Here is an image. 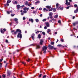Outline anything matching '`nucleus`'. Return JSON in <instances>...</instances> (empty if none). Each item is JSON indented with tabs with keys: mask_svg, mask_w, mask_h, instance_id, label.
<instances>
[{
	"mask_svg": "<svg viewBox=\"0 0 78 78\" xmlns=\"http://www.w3.org/2000/svg\"><path fill=\"white\" fill-rule=\"evenodd\" d=\"M18 32V34L17 36V37L19 38L20 37V39H22V32L21 31V30L18 29L16 30V31H15L14 32V34L15 35H16V34H17V33Z\"/></svg>",
	"mask_w": 78,
	"mask_h": 78,
	"instance_id": "f257e3e1",
	"label": "nucleus"
},
{
	"mask_svg": "<svg viewBox=\"0 0 78 78\" xmlns=\"http://www.w3.org/2000/svg\"><path fill=\"white\" fill-rule=\"evenodd\" d=\"M47 49V47L46 46H44L42 48V51H43V53L44 54H45L46 53V50Z\"/></svg>",
	"mask_w": 78,
	"mask_h": 78,
	"instance_id": "f03ea898",
	"label": "nucleus"
},
{
	"mask_svg": "<svg viewBox=\"0 0 78 78\" xmlns=\"http://www.w3.org/2000/svg\"><path fill=\"white\" fill-rule=\"evenodd\" d=\"M48 47L49 49H51V50H52L53 48H54V46H53L51 45L50 44H49V45H48Z\"/></svg>",
	"mask_w": 78,
	"mask_h": 78,
	"instance_id": "7ed1b4c3",
	"label": "nucleus"
},
{
	"mask_svg": "<svg viewBox=\"0 0 78 78\" xmlns=\"http://www.w3.org/2000/svg\"><path fill=\"white\" fill-rule=\"evenodd\" d=\"M67 6H69L70 5V3L68 2V0H66V3H65Z\"/></svg>",
	"mask_w": 78,
	"mask_h": 78,
	"instance_id": "20e7f679",
	"label": "nucleus"
},
{
	"mask_svg": "<svg viewBox=\"0 0 78 78\" xmlns=\"http://www.w3.org/2000/svg\"><path fill=\"white\" fill-rule=\"evenodd\" d=\"M14 20H15V22H16V23L18 24L19 23V22H18V19H17V18H15L14 19Z\"/></svg>",
	"mask_w": 78,
	"mask_h": 78,
	"instance_id": "39448f33",
	"label": "nucleus"
},
{
	"mask_svg": "<svg viewBox=\"0 0 78 78\" xmlns=\"http://www.w3.org/2000/svg\"><path fill=\"white\" fill-rule=\"evenodd\" d=\"M29 22H31L32 23H33V22H34V21L33 20V19H29Z\"/></svg>",
	"mask_w": 78,
	"mask_h": 78,
	"instance_id": "423d86ee",
	"label": "nucleus"
},
{
	"mask_svg": "<svg viewBox=\"0 0 78 78\" xmlns=\"http://www.w3.org/2000/svg\"><path fill=\"white\" fill-rule=\"evenodd\" d=\"M43 42H44V40H41L40 42V45H42V43Z\"/></svg>",
	"mask_w": 78,
	"mask_h": 78,
	"instance_id": "0eeeda50",
	"label": "nucleus"
},
{
	"mask_svg": "<svg viewBox=\"0 0 78 78\" xmlns=\"http://www.w3.org/2000/svg\"><path fill=\"white\" fill-rule=\"evenodd\" d=\"M45 24L47 27H49L50 25H49V23L48 22H46Z\"/></svg>",
	"mask_w": 78,
	"mask_h": 78,
	"instance_id": "6e6552de",
	"label": "nucleus"
},
{
	"mask_svg": "<svg viewBox=\"0 0 78 78\" xmlns=\"http://www.w3.org/2000/svg\"><path fill=\"white\" fill-rule=\"evenodd\" d=\"M34 34H33L31 35V37L33 40H34Z\"/></svg>",
	"mask_w": 78,
	"mask_h": 78,
	"instance_id": "1a4fd4ad",
	"label": "nucleus"
},
{
	"mask_svg": "<svg viewBox=\"0 0 78 78\" xmlns=\"http://www.w3.org/2000/svg\"><path fill=\"white\" fill-rule=\"evenodd\" d=\"M7 73L8 74V76H9L11 75V72L10 71H8L7 72Z\"/></svg>",
	"mask_w": 78,
	"mask_h": 78,
	"instance_id": "9d476101",
	"label": "nucleus"
},
{
	"mask_svg": "<svg viewBox=\"0 0 78 78\" xmlns=\"http://www.w3.org/2000/svg\"><path fill=\"white\" fill-rule=\"evenodd\" d=\"M41 48V47L39 45H37V47L36 48V49H38V48Z\"/></svg>",
	"mask_w": 78,
	"mask_h": 78,
	"instance_id": "9b49d317",
	"label": "nucleus"
},
{
	"mask_svg": "<svg viewBox=\"0 0 78 78\" xmlns=\"http://www.w3.org/2000/svg\"><path fill=\"white\" fill-rule=\"evenodd\" d=\"M46 8H47L48 9H50V8H51V6L48 5L46 6Z\"/></svg>",
	"mask_w": 78,
	"mask_h": 78,
	"instance_id": "f8f14e48",
	"label": "nucleus"
},
{
	"mask_svg": "<svg viewBox=\"0 0 78 78\" xmlns=\"http://www.w3.org/2000/svg\"><path fill=\"white\" fill-rule=\"evenodd\" d=\"M78 24V22H77L75 23H73V26H75L76 24Z\"/></svg>",
	"mask_w": 78,
	"mask_h": 78,
	"instance_id": "ddd939ff",
	"label": "nucleus"
},
{
	"mask_svg": "<svg viewBox=\"0 0 78 78\" xmlns=\"http://www.w3.org/2000/svg\"><path fill=\"white\" fill-rule=\"evenodd\" d=\"M50 31H51V30H50V29H48L47 30V32L48 33H49Z\"/></svg>",
	"mask_w": 78,
	"mask_h": 78,
	"instance_id": "4468645a",
	"label": "nucleus"
},
{
	"mask_svg": "<svg viewBox=\"0 0 78 78\" xmlns=\"http://www.w3.org/2000/svg\"><path fill=\"white\" fill-rule=\"evenodd\" d=\"M13 4L14 5H16L17 4V1H15L13 2Z\"/></svg>",
	"mask_w": 78,
	"mask_h": 78,
	"instance_id": "2eb2a0df",
	"label": "nucleus"
},
{
	"mask_svg": "<svg viewBox=\"0 0 78 78\" xmlns=\"http://www.w3.org/2000/svg\"><path fill=\"white\" fill-rule=\"evenodd\" d=\"M11 0H8L7 1V3H11Z\"/></svg>",
	"mask_w": 78,
	"mask_h": 78,
	"instance_id": "dca6fc26",
	"label": "nucleus"
},
{
	"mask_svg": "<svg viewBox=\"0 0 78 78\" xmlns=\"http://www.w3.org/2000/svg\"><path fill=\"white\" fill-rule=\"evenodd\" d=\"M38 37L39 39H40V38H41V35L40 34H38Z\"/></svg>",
	"mask_w": 78,
	"mask_h": 78,
	"instance_id": "f3484780",
	"label": "nucleus"
},
{
	"mask_svg": "<svg viewBox=\"0 0 78 78\" xmlns=\"http://www.w3.org/2000/svg\"><path fill=\"white\" fill-rule=\"evenodd\" d=\"M58 15H55L54 16V18H55V19H57V18H58Z\"/></svg>",
	"mask_w": 78,
	"mask_h": 78,
	"instance_id": "a211bd4d",
	"label": "nucleus"
},
{
	"mask_svg": "<svg viewBox=\"0 0 78 78\" xmlns=\"http://www.w3.org/2000/svg\"><path fill=\"white\" fill-rule=\"evenodd\" d=\"M20 5H17V9H20Z\"/></svg>",
	"mask_w": 78,
	"mask_h": 78,
	"instance_id": "6ab92c4d",
	"label": "nucleus"
},
{
	"mask_svg": "<svg viewBox=\"0 0 78 78\" xmlns=\"http://www.w3.org/2000/svg\"><path fill=\"white\" fill-rule=\"evenodd\" d=\"M78 10L76 9V10L74 11V13H76L78 12Z\"/></svg>",
	"mask_w": 78,
	"mask_h": 78,
	"instance_id": "aec40b11",
	"label": "nucleus"
},
{
	"mask_svg": "<svg viewBox=\"0 0 78 78\" xmlns=\"http://www.w3.org/2000/svg\"><path fill=\"white\" fill-rule=\"evenodd\" d=\"M35 21H36V22L38 23V22H39V20L38 19H35Z\"/></svg>",
	"mask_w": 78,
	"mask_h": 78,
	"instance_id": "412c9836",
	"label": "nucleus"
},
{
	"mask_svg": "<svg viewBox=\"0 0 78 78\" xmlns=\"http://www.w3.org/2000/svg\"><path fill=\"white\" fill-rule=\"evenodd\" d=\"M60 9V7H59V6L57 7H56L57 9L58 10V9Z\"/></svg>",
	"mask_w": 78,
	"mask_h": 78,
	"instance_id": "4be33fe9",
	"label": "nucleus"
},
{
	"mask_svg": "<svg viewBox=\"0 0 78 78\" xmlns=\"http://www.w3.org/2000/svg\"><path fill=\"white\" fill-rule=\"evenodd\" d=\"M1 32L2 33H4V31H3V30L2 29H1Z\"/></svg>",
	"mask_w": 78,
	"mask_h": 78,
	"instance_id": "5701e85b",
	"label": "nucleus"
},
{
	"mask_svg": "<svg viewBox=\"0 0 78 78\" xmlns=\"http://www.w3.org/2000/svg\"><path fill=\"white\" fill-rule=\"evenodd\" d=\"M51 45H53L54 44H55V42H51Z\"/></svg>",
	"mask_w": 78,
	"mask_h": 78,
	"instance_id": "b1692460",
	"label": "nucleus"
},
{
	"mask_svg": "<svg viewBox=\"0 0 78 78\" xmlns=\"http://www.w3.org/2000/svg\"><path fill=\"white\" fill-rule=\"evenodd\" d=\"M0 68H2V63H0Z\"/></svg>",
	"mask_w": 78,
	"mask_h": 78,
	"instance_id": "393cba45",
	"label": "nucleus"
},
{
	"mask_svg": "<svg viewBox=\"0 0 78 78\" xmlns=\"http://www.w3.org/2000/svg\"><path fill=\"white\" fill-rule=\"evenodd\" d=\"M28 4V2L26 1L25 3V5H27Z\"/></svg>",
	"mask_w": 78,
	"mask_h": 78,
	"instance_id": "a878e982",
	"label": "nucleus"
},
{
	"mask_svg": "<svg viewBox=\"0 0 78 78\" xmlns=\"http://www.w3.org/2000/svg\"><path fill=\"white\" fill-rule=\"evenodd\" d=\"M2 77L3 78H5L6 77V76H5V75L3 74L2 75Z\"/></svg>",
	"mask_w": 78,
	"mask_h": 78,
	"instance_id": "bb28decb",
	"label": "nucleus"
},
{
	"mask_svg": "<svg viewBox=\"0 0 78 78\" xmlns=\"http://www.w3.org/2000/svg\"><path fill=\"white\" fill-rule=\"evenodd\" d=\"M15 15V14L13 15L12 14H11V16H12V17H14V16Z\"/></svg>",
	"mask_w": 78,
	"mask_h": 78,
	"instance_id": "cd10ccee",
	"label": "nucleus"
},
{
	"mask_svg": "<svg viewBox=\"0 0 78 78\" xmlns=\"http://www.w3.org/2000/svg\"><path fill=\"white\" fill-rule=\"evenodd\" d=\"M23 12H24V13H27V12L26 10H24L23 11Z\"/></svg>",
	"mask_w": 78,
	"mask_h": 78,
	"instance_id": "c85d7f7f",
	"label": "nucleus"
},
{
	"mask_svg": "<svg viewBox=\"0 0 78 78\" xmlns=\"http://www.w3.org/2000/svg\"><path fill=\"white\" fill-rule=\"evenodd\" d=\"M56 7H58V6H59V4H58V3L57 4H56Z\"/></svg>",
	"mask_w": 78,
	"mask_h": 78,
	"instance_id": "c756f323",
	"label": "nucleus"
},
{
	"mask_svg": "<svg viewBox=\"0 0 78 78\" xmlns=\"http://www.w3.org/2000/svg\"><path fill=\"white\" fill-rule=\"evenodd\" d=\"M40 32V31H38L37 32H36V34H38L39 32Z\"/></svg>",
	"mask_w": 78,
	"mask_h": 78,
	"instance_id": "7c9ffc66",
	"label": "nucleus"
},
{
	"mask_svg": "<svg viewBox=\"0 0 78 78\" xmlns=\"http://www.w3.org/2000/svg\"><path fill=\"white\" fill-rule=\"evenodd\" d=\"M42 34H43V35H45V33L44 32H42Z\"/></svg>",
	"mask_w": 78,
	"mask_h": 78,
	"instance_id": "2f4dec72",
	"label": "nucleus"
},
{
	"mask_svg": "<svg viewBox=\"0 0 78 78\" xmlns=\"http://www.w3.org/2000/svg\"><path fill=\"white\" fill-rule=\"evenodd\" d=\"M22 64H24V65L26 64V63L25 62H22Z\"/></svg>",
	"mask_w": 78,
	"mask_h": 78,
	"instance_id": "473e14b6",
	"label": "nucleus"
},
{
	"mask_svg": "<svg viewBox=\"0 0 78 78\" xmlns=\"http://www.w3.org/2000/svg\"><path fill=\"white\" fill-rule=\"evenodd\" d=\"M52 10H53V9L52 8H51V9H49V11H52Z\"/></svg>",
	"mask_w": 78,
	"mask_h": 78,
	"instance_id": "72a5a7b5",
	"label": "nucleus"
},
{
	"mask_svg": "<svg viewBox=\"0 0 78 78\" xmlns=\"http://www.w3.org/2000/svg\"><path fill=\"white\" fill-rule=\"evenodd\" d=\"M43 78H46V75H44V76H43Z\"/></svg>",
	"mask_w": 78,
	"mask_h": 78,
	"instance_id": "f704fd0d",
	"label": "nucleus"
},
{
	"mask_svg": "<svg viewBox=\"0 0 78 78\" xmlns=\"http://www.w3.org/2000/svg\"><path fill=\"white\" fill-rule=\"evenodd\" d=\"M53 11H54V12H55V11H56V9H53Z\"/></svg>",
	"mask_w": 78,
	"mask_h": 78,
	"instance_id": "c9c22d12",
	"label": "nucleus"
},
{
	"mask_svg": "<svg viewBox=\"0 0 78 78\" xmlns=\"http://www.w3.org/2000/svg\"><path fill=\"white\" fill-rule=\"evenodd\" d=\"M50 16V18L51 19H52V18H53V17H52V15H49Z\"/></svg>",
	"mask_w": 78,
	"mask_h": 78,
	"instance_id": "e433bc0d",
	"label": "nucleus"
},
{
	"mask_svg": "<svg viewBox=\"0 0 78 78\" xmlns=\"http://www.w3.org/2000/svg\"><path fill=\"white\" fill-rule=\"evenodd\" d=\"M62 46V45L61 44H58L57 45V47H61Z\"/></svg>",
	"mask_w": 78,
	"mask_h": 78,
	"instance_id": "4c0bfd02",
	"label": "nucleus"
},
{
	"mask_svg": "<svg viewBox=\"0 0 78 78\" xmlns=\"http://www.w3.org/2000/svg\"><path fill=\"white\" fill-rule=\"evenodd\" d=\"M45 21H46V19H44L42 20L43 22H45Z\"/></svg>",
	"mask_w": 78,
	"mask_h": 78,
	"instance_id": "58836bf2",
	"label": "nucleus"
},
{
	"mask_svg": "<svg viewBox=\"0 0 78 78\" xmlns=\"http://www.w3.org/2000/svg\"><path fill=\"white\" fill-rule=\"evenodd\" d=\"M41 76H42V74H40L39 75V78H40V77H41Z\"/></svg>",
	"mask_w": 78,
	"mask_h": 78,
	"instance_id": "ea45409f",
	"label": "nucleus"
},
{
	"mask_svg": "<svg viewBox=\"0 0 78 78\" xmlns=\"http://www.w3.org/2000/svg\"><path fill=\"white\" fill-rule=\"evenodd\" d=\"M52 14H53L52 12H50L49 14V16H51Z\"/></svg>",
	"mask_w": 78,
	"mask_h": 78,
	"instance_id": "a19ab883",
	"label": "nucleus"
},
{
	"mask_svg": "<svg viewBox=\"0 0 78 78\" xmlns=\"http://www.w3.org/2000/svg\"><path fill=\"white\" fill-rule=\"evenodd\" d=\"M39 3H40V2H39V1H37V2H35V3H36V4Z\"/></svg>",
	"mask_w": 78,
	"mask_h": 78,
	"instance_id": "79ce46f5",
	"label": "nucleus"
},
{
	"mask_svg": "<svg viewBox=\"0 0 78 78\" xmlns=\"http://www.w3.org/2000/svg\"><path fill=\"white\" fill-rule=\"evenodd\" d=\"M74 7H77V6H78V5H77L76 4H75L74 5Z\"/></svg>",
	"mask_w": 78,
	"mask_h": 78,
	"instance_id": "37998d69",
	"label": "nucleus"
},
{
	"mask_svg": "<svg viewBox=\"0 0 78 78\" xmlns=\"http://www.w3.org/2000/svg\"><path fill=\"white\" fill-rule=\"evenodd\" d=\"M58 22L59 23H61V20H58Z\"/></svg>",
	"mask_w": 78,
	"mask_h": 78,
	"instance_id": "c03bdc74",
	"label": "nucleus"
},
{
	"mask_svg": "<svg viewBox=\"0 0 78 78\" xmlns=\"http://www.w3.org/2000/svg\"><path fill=\"white\" fill-rule=\"evenodd\" d=\"M44 29L45 30H47V26H45V27H44Z\"/></svg>",
	"mask_w": 78,
	"mask_h": 78,
	"instance_id": "a18cd8bd",
	"label": "nucleus"
},
{
	"mask_svg": "<svg viewBox=\"0 0 78 78\" xmlns=\"http://www.w3.org/2000/svg\"><path fill=\"white\" fill-rule=\"evenodd\" d=\"M5 42L6 43H8V40H6Z\"/></svg>",
	"mask_w": 78,
	"mask_h": 78,
	"instance_id": "49530a36",
	"label": "nucleus"
},
{
	"mask_svg": "<svg viewBox=\"0 0 78 78\" xmlns=\"http://www.w3.org/2000/svg\"><path fill=\"white\" fill-rule=\"evenodd\" d=\"M7 14H10V12H9L8 11H7Z\"/></svg>",
	"mask_w": 78,
	"mask_h": 78,
	"instance_id": "de8ad7c7",
	"label": "nucleus"
},
{
	"mask_svg": "<svg viewBox=\"0 0 78 78\" xmlns=\"http://www.w3.org/2000/svg\"><path fill=\"white\" fill-rule=\"evenodd\" d=\"M60 10H62V9H63V8L62 7V8H60V9H59Z\"/></svg>",
	"mask_w": 78,
	"mask_h": 78,
	"instance_id": "09e8293b",
	"label": "nucleus"
},
{
	"mask_svg": "<svg viewBox=\"0 0 78 78\" xmlns=\"http://www.w3.org/2000/svg\"><path fill=\"white\" fill-rule=\"evenodd\" d=\"M70 7V6H68L66 7V9H69V8Z\"/></svg>",
	"mask_w": 78,
	"mask_h": 78,
	"instance_id": "8fccbe9b",
	"label": "nucleus"
},
{
	"mask_svg": "<svg viewBox=\"0 0 78 78\" xmlns=\"http://www.w3.org/2000/svg\"><path fill=\"white\" fill-rule=\"evenodd\" d=\"M3 58H2L1 59H0V62H2L3 61Z\"/></svg>",
	"mask_w": 78,
	"mask_h": 78,
	"instance_id": "3c124183",
	"label": "nucleus"
},
{
	"mask_svg": "<svg viewBox=\"0 0 78 78\" xmlns=\"http://www.w3.org/2000/svg\"><path fill=\"white\" fill-rule=\"evenodd\" d=\"M27 5L28 6H30V5H31V4H28Z\"/></svg>",
	"mask_w": 78,
	"mask_h": 78,
	"instance_id": "603ef678",
	"label": "nucleus"
},
{
	"mask_svg": "<svg viewBox=\"0 0 78 78\" xmlns=\"http://www.w3.org/2000/svg\"><path fill=\"white\" fill-rule=\"evenodd\" d=\"M26 19V18L25 17H23V20H25Z\"/></svg>",
	"mask_w": 78,
	"mask_h": 78,
	"instance_id": "864d4df0",
	"label": "nucleus"
},
{
	"mask_svg": "<svg viewBox=\"0 0 78 78\" xmlns=\"http://www.w3.org/2000/svg\"><path fill=\"white\" fill-rule=\"evenodd\" d=\"M23 9H24V10H26V9H27V7H25Z\"/></svg>",
	"mask_w": 78,
	"mask_h": 78,
	"instance_id": "5fc2aeb1",
	"label": "nucleus"
},
{
	"mask_svg": "<svg viewBox=\"0 0 78 78\" xmlns=\"http://www.w3.org/2000/svg\"><path fill=\"white\" fill-rule=\"evenodd\" d=\"M46 8H44L43 9V11H46Z\"/></svg>",
	"mask_w": 78,
	"mask_h": 78,
	"instance_id": "6e6d98bb",
	"label": "nucleus"
},
{
	"mask_svg": "<svg viewBox=\"0 0 78 78\" xmlns=\"http://www.w3.org/2000/svg\"><path fill=\"white\" fill-rule=\"evenodd\" d=\"M3 30H4V31H6V29H3Z\"/></svg>",
	"mask_w": 78,
	"mask_h": 78,
	"instance_id": "4d7b16f0",
	"label": "nucleus"
},
{
	"mask_svg": "<svg viewBox=\"0 0 78 78\" xmlns=\"http://www.w3.org/2000/svg\"><path fill=\"white\" fill-rule=\"evenodd\" d=\"M31 9H34V7H31Z\"/></svg>",
	"mask_w": 78,
	"mask_h": 78,
	"instance_id": "13d9d810",
	"label": "nucleus"
},
{
	"mask_svg": "<svg viewBox=\"0 0 78 78\" xmlns=\"http://www.w3.org/2000/svg\"><path fill=\"white\" fill-rule=\"evenodd\" d=\"M26 61H27L28 62H29L30 61V59H29L28 60Z\"/></svg>",
	"mask_w": 78,
	"mask_h": 78,
	"instance_id": "bf43d9fd",
	"label": "nucleus"
},
{
	"mask_svg": "<svg viewBox=\"0 0 78 78\" xmlns=\"http://www.w3.org/2000/svg\"><path fill=\"white\" fill-rule=\"evenodd\" d=\"M75 16H74L73 17V19H75Z\"/></svg>",
	"mask_w": 78,
	"mask_h": 78,
	"instance_id": "052dcab7",
	"label": "nucleus"
},
{
	"mask_svg": "<svg viewBox=\"0 0 78 78\" xmlns=\"http://www.w3.org/2000/svg\"><path fill=\"white\" fill-rule=\"evenodd\" d=\"M24 6H24V5H22V6H21V7L22 8H23V7H24Z\"/></svg>",
	"mask_w": 78,
	"mask_h": 78,
	"instance_id": "680f3d73",
	"label": "nucleus"
},
{
	"mask_svg": "<svg viewBox=\"0 0 78 78\" xmlns=\"http://www.w3.org/2000/svg\"><path fill=\"white\" fill-rule=\"evenodd\" d=\"M42 8H40L39 9V10H42Z\"/></svg>",
	"mask_w": 78,
	"mask_h": 78,
	"instance_id": "e2e57ef3",
	"label": "nucleus"
},
{
	"mask_svg": "<svg viewBox=\"0 0 78 78\" xmlns=\"http://www.w3.org/2000/svg\"><path fill=\"white\" fill-rule=\"evenodd\" d=\"M54 48V50H56L57 48Z\"/></svg>",
	"mask_w": 78,
	"mask_h": 78,
	"instance_id": "0e129e2a",
	"label": "nucleus"
},
{
	"mask_svg": "<svg viewBox=\"0 0 78 78\" xmlns=\"http://www.w3.org/2000/svg\"><path fill=\"white\" fill-rule=\"evenodd\" d=\"M24 14V13L23 12H22L21 13V15H23Z\"/></svg>",
	"mask_w": 78,
	"mask_h": 78,
	"instance_id": "69168bd1",
	"label": "nucleus"
},
{
	"mask_svg": "<svg viewBox=\"0 0 78 78\" xmlns=\"http://www.w3.org/2000/svg\"><path fill=\"white\" fill-rule=\"evenodd\" d=\"M77 69H78V64H77Z\"/></svg>",
	"mask_w": 78,
	"mask_h": 78,
	"instance_id": "338daca9",
	"label": "nucleus"
},
{
	"mask_svg": "<svg viewBox=\"0 0 78 78\" xmlns=\"http://www.w3.org/2000/svg\"><path fill=\"white\" fill-rule=\"evenodd\" d=\"M40 17H42V14H41V15H40Z\"/></svg>",
	"mask_w": 78,
	"mask_h": 78,
	"instance_id": "774afa93",
	"label": "nucleus"
}]
</instances>
